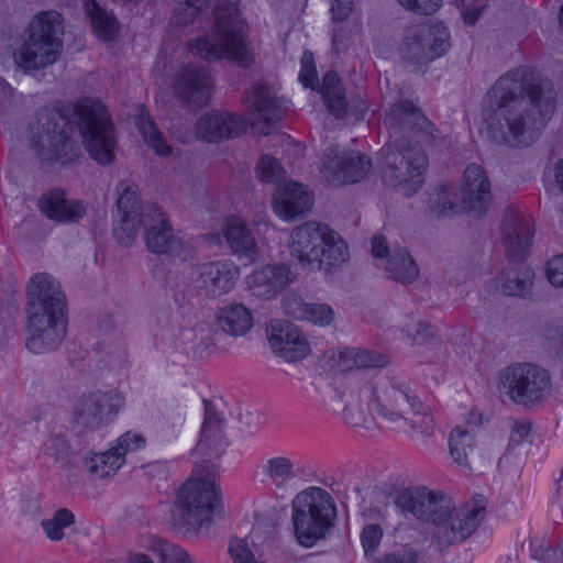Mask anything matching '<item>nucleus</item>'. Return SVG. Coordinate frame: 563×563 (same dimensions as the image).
<instances>
[{
  "instance_id": "16",
  "label": "nucleus",
  "mask_w": 563,
  "mask_h": 563,
  "mask_svg": "<svg viewBox=\"0 0 563 563\" xmlns=\"http://www.w3.org/2000/svg\"><path fill=\"white\" fill-rule=\"evenodd\" d=\"M449 38L448 29L442 23L412 27L404 44L406 56L417 63L430 62L448 51Z\"/></svg>"
},
{
  "instance_id": "42",
  "label": "nucleus",
  "mask_w": 563,
  "mask_h": 563,
  "mask_svg": "<svg viewBox=\"0 0 563 563\" xmlns=\"http://www.w3.org/2000/svg\"><path fill=\"white\" fill-rule=\"evenodd\" d=\"M139 130L146 142L157 155L167 156L172 153V147L167 145L162 133L155 126L153 120L147 115H141L137 121Z\"/></svg>"
},
{
  "instance_id": "29",
  "label": "nucleus",
  "mask_w": 563,
  "mask_h": 563,
  "mask_svg": "<svg viewBox=\"0 0 563 563\" xmlns=\"http://www.w3.org/2000/svg\"><path fill=\"white\" fill-rule=\"evenodd\" d=\"M311 195L302 185L288 181L278 187L274 196V210L278 217L286 221L305 214L312 207Z\"/></svg>"
},
{
  "instance_id": "7",
  "label": "nucleus",
  "mask_w": 563,
  "mask_h": 563,
  "mask_svg": "<svg viewBox=\"0 0 563 563\" xmlns=\"http://www.w3.org/2000/svg\"><path fill=\"white\" fill-rule=\"evenodd\" d=\"M214 14L213 32L189 42V52L206 60L230 58L241 65H247L251 57L238 8L232 3L219 4L214 8Z\"/></svg>"
},
{
  "instance_id": "59",
  "label": "nucleus",
  "mask_w": 563,
  "mask_h": 563,
  "mask_svg": "<svg viewBox=\"0 0 563 563\" xmlns=\"http://www.w3.org/2000/svg\"><path fill=\"white\" fill-rule=\"evenodd\" d=\"M483 9L484 7L479 4L463 3L461 8V15L466 24L472 25L479 19L483 13Z\"/></svg>"
},
{
  "instance_id": "5",
  "label": "nucleus",
  "mask_w": 563,
  "mask_h": 563,
  "mask_svg": "<svg viewBox=\"0 0 563 563\" xmlns=\"http://www.w3.org/2000/svg\"><path fill=\"white\" fill-rule=\"evenodd\" d=\"M214 468L209 461L195 462L191 476L178 489V527L184 534L209 528L222 511L220 490L211 478Z\"/></svg>"
},
{
  "instance_id": "27",
  "label": "nucleus",
  "mask_w": 563,
  "mask_h": 563,
  "mask_svg": "<svg viewBox=\"0 0 563 563\" xmlns=\"http://www.w3.org/2000/svg\"><path fill=\"white\" fill-rule=\"evenodd\" d=\"M203 404L206 410L205 420L200 438L191 453L207 457L201 460L200 463L203 461L212 463V459L219 457L222 454L225 448V440L222 430V418L214 410L210 401L203 400Z\"/></svg>"
},
{
  "instance_id": "50",
  "label": "nucleus",
  "mask_w": 563,
  "mask_h": 563,
  "mask_svg": "<svg viewBox=\"0 0 563 563\" xmlns=\"http://www.w3.org/2000/svg\"><path fill=\"white\" fill-rule=\"evenodd\" d=\"M299 80L305 87L314 89L317 81V70L314 65L313 54L306 51L301 57V70L299 74Z\"/></svg>"
},
{
  "instance_id": "9",
  "label": "nucleus",
  "mask_w": 563,
  "mask_h": 563,
  "mask_svg": "<svg viewBox=\"0 0 563 563\" xmlns=\"http://www.w3.org/2000/svg\"><path fill=\"white\" fill-rule=\"evenodd\" d=\"M336 506L329 492L311 486L291 501V520L298 542L307 548L323 539L334 526Z\"/></svg>"
},
{
  "instance_id": "56",
  "label": "nucleus",
  "mask_w": 563,
  "mask_h": 563,
  "mask_svg": "<svg viewBox=\"0 0 563 563\" xmlns=\"http://www.w3.org/2000/svg\"><path fill=\"white\" fill-rule=\"evenodd\" d=\"M547 277L554 287H563V255L554 256L548 262Z\"/></svg>"
},
{
  "instance_id": "45",
  "label": "nucleus",
  "mask_w": 563,
  "mask_h": 563,
  "mask_svg": "<svg viewBox=\"0 0 563 563\" xmlns=\"http://www.w3.org/2000/svg\"><path fill=\"white\" fill-rule=\"evenodd\" d=\"M357 368L383 367L388 363V357L379 352L351 347Z\"/></svg>"
},
{
  "instance_id": "62",
  "label": "nucleus",
  "mask_w": 563,
  "mask_h": 563,
  "mask_svg": "<svg viewBox=\"0 0 563 563\" xmlns=\"http://www.w3.org/2000/svg\"><path fill=\"white\" fill-rule=\"evenodd\" d=\"M67 450V443L63 437H55L49 440L46 444V451L48 454L59 456Z\"/></svg>"
},
{
  "instance_id": "35",
  "label": "nucleus",
  "mask_w": 563,
  "mask_h": 563,
  "mask_svg": "<svg viewBox=\"0 0 563 563\" xmlns=\"http://www.w3.org/2000/svg\"><path fill=\"white\" fill-rule=\"evenodd\" d=\"M225 240L231 251L240 257L255 261L260 251L244 221L239 218L229 219L224 229Z\"/></svg>"
},
{
  "instance_id": "61",
  "label": "nucleus",
  "mask_w": 563,
  "mask_h": 563,
  "mask_svg": "<svg viewBox=\"0 0 563 563\" xmlns=\"http://www.w3.org/2000/svg\"><path fill=\"white\" fill-rule=\"evenodd\" d=\"M351 354V347H346L345 350L339 353L336 360V367L340 372H349L357 368L356 363L354 361V356Z\"/></svg>"
},
{
  "instance_id": "14",
  "label": "nucleus",
  "mask_w": 563,
  "mask_h": 563,
  "mask_svg": "<svg viewBox=\"0 0 563 563\" xmlns=\"http://www.w3.org/2000/svg\"><path fill=\"white\" fill-rule=\"evenodd\" d=\"M389 130V136L395 140H406L416 136L417 142L432 144L440 139V132L411 101L399 100L395 102L384 119Z\"/></svg>"
},
{
  "instance_id": "10",
  "label": "nucleus",
  "mask_w": 563,
  "mask_h": 563,
  "mask_svg": "<svg viewBox=\"0 0 563 563\" xmlns=\"http://www.w3.org/2000/svg\"><path fill=\"white\" fill-rule=\"evenodd\" d=\"M498 393L504 402L526 409L544 404L552 395L550 373L532 363H516L499 373Z\"/></svg>"
},
{
  "instance_id": "8",
  "label": "nucleus",
  "mask_w": 563,
  "mask_h": 563,
  "mask_svg": "<svg viewBox=\"0 0 563 563\" xmlns=\"http://www.w3.org/2000/svg\"><path fill=\"white\" fill-rule=\"evenodd\" d=\"M62 15L42 11L29 23L23 43L14 56L15 64L25 71L38 70L54 64L63 51Z\"/></svg>"
},
{
  "instance_id": "63",
  "label": "nucleus",
  "mask_w": 563,
  "mask_h": 563,
  "mask_svg": "<svg viewBox=\"0 0 563 563\" xmlns=\"http://www.w3.org/2000/svg\"><path fill=\"white\" fill-rule=\"evenodd\" d=\"M384 563H415L411 554H389L385 558Z\"/></svg>"
},
{
  "instance_id": "23",
  "label": "nucleus",
  "mask_w": 563,
  "mask_h": 563,
  "mask_svg": "<svg viewBox=\"0 0 563 563\" xmlns=\"http://www.w3.org/2000/svg\"><path fill=\"white\" fill-rule=\"evenodd\" d=\"M374 257H386L385 269L389 278L401 284H410L419 276V267L406 249L395 247L391 251L384 235L372 238Z\"/></svg>"
},
{
  "instance_id": "51",
  "label": "nucleus",
  "mask_w": 563,
  "mask_h": 563,
  "mask_svg": "<svg viewBox=\"0 0 563 563\" xmlns=\"http://www.w3.org/2000/svg\"><path fill=\"white\" fill-rule=\"evenodd\" d=\"M146 443L145 438L141 433L128 431L123 433L118 440L114 449H119L123 453V457L128 452H133L142 449Z\"/></svg>"
},
{
  "instance_id": "36",
  "label": "nucleus",
  "mask_w": 563,
  "mask_h": 563,
  "mask_svg": "<svg viewBox=\"0 0 563 563\" xmlns=\"http://www.w3.org/2000/svg\"><path fill=\"white\" fill-rule=\"evenodd\" d=\"M533 272L526 265L506 268L497 278V288L507 296H525L529 292Z\"/></svg>"
},
{
  "instance_id": "48",
  "label": "nucleus",
  "mask_w": 563,
  "mask_h": 563,
  "mask_svg": "<svg viewBox=\"0 0 563 563\" xmlns=\"http://www.w3.org/2000/svg\"><path fill=\"white\" fill-rule=\"evenodd\" d=\"M282 306L285 313L292 318L302 320V318L307 316L308 303L295 291H289L284 296Z\"/></svg>"
},
{
  "instance_id": "34",
  "label": "nucleus",
  "mask_w": 563,
  "mask_h": 563,
  "mask_svg": "<svg viewBox=\"0 0 563 563\" xmlns=\"http://www.w3.org/2000/svg\"><path fill=\"white\" fill-rule=\"evenodd\" d=\"M400 390L410 398H408V409L405 417L398 421V424L408 422L422 440L429 439L434 431V420L430 409L420 401L418 395L406 384L400 383Z\"/></svg>"
},
{
  "instance_id": "60",
  "label": "nucleus",
  "mask_w": 563,
  "mask_h": 563,
  "mask_svg": "<svg viewBox=\"0 0 563 563\" xmlns=\"http://www.w3.org/2000/svg\"><path fill=\"white\" fill-rule=\"evenodd\" d=\"M531 423L529 421H516L512 424L510 441L512 443H520L530 433Z\"/></svg>"
},
{
  "instance_id": "28",
  "label": "nucleus",
  "mask_w": 563,
  "mask_h": 563,
  "mask_svg": "<svg viewBox=\"0 0 563 563\" xmlns=\"http://www.w3.org/2000/svg\"><path fill=\"white\" fill-rule=\"evenodd\" d=\"M119 198L117 201L118 212L120 214L121 227L117 230L120 240V232L126 233L129 244L134 240L136 232L141 228L142 214L146 211V207L141 210L137 198V187L128 181H121L118 187Z\"/></svg>"
},
{
  "instance_id": "18",
  "label": "nucleus",
  "mask_w": 563,
  "mask_h": 563,
  "mask_svg": "<svg viewBox=\"0 0 563 563\" xmlns=\"http://www.w3.org/2000/svg\"><path fill=\"white\" fill-rule=\"evenodd\" d=\"M371 167V161L358 152H344L338 147H330L325 152L323 173L329 181L336 185L362 180Z\"/></svg>"
},
{
  "instance_id": "49",
  "label": "nucleus",
  "mask_w": 563,
  "mask_h": 563,
  "mask_svg": "<svg viewBox=\"0 0 563 563\" xmlns=\"http://www.w3.org/2000/svg\"><path fill=\"white\" fill-rule=\"evenodd\" d=\"M229 552L234 563H266L254 558L253 552L243 539L231 540Z\"/></svg>"
},
{
  "instance_id": "25",
  "label": "nucleus",
  "mask_w": 563,
  "mask_h": 563,
  "mask_svg": "<svg viewBox=\"0 0 563 563\" xmlns=\"http://www.w3.org/2000/svg\"><path fill=\"white\" fill-rule=\"evenodd\" d=\"M212 93V81L205 69L186 68L178 80V97L184 107L196 111L206 107Z\"/></svg>"
},
{
  "instance_id": "26",
  "label": "nucleus",
  "mask_w": 563,
  "mask_h": 563,
  "mask_svg": "<svg viewBox=\"0 0 563 563\" xmlns=\"http://www.w3.org/2000/svg\"><path fill=\"white\" fill-rule=\"evenodd\" d=\"M141 227L145 229L148 250L155 254L168 253L175 243L174 230L165 213L155 206H147L142 214Z\"/></svg>"
},
{
  "instance_id": "43",
  "label": "nucleus",
  "mask_w": 563,
  "mask_h": 563,
  "mask_svg": "<svg viewBox=\"0 0 563 563\" xmlns=\"http://www.w3.org/2000/svg\"><path fill=\"white\" fill-rule=\"evenodd\" d=\"M75 522V516L68 509L62 508L54 512L52 518L43 520L42 527L48 539L59 541L64 538V530Z\"/></svg>"
},
{
  "instance_id": "41",
  "label": "nucleus",
  "mask_w": 563,
  "mask_h": 563,
  "mask_svg": "<svg viewBox=\"0 0 563 563\" xmlns=\"http://www.w3.org/2000/svg\"><path fill=\"white\" fill-rule=\"evenodd\" d=\"M450 453L455 463L467 465L468 453L474 446V437L470 430L456 427L450 435Z\"/></svg>"
},
{
  "instance_id": "53",
  "label": "nucleus",
  "mask_w": 563,
  "mask_h": 563,
  "mask_svg": "<svg viewBox=\"0 0 563 563\" xmlns=\"http://www.w3.org/2000/svg\"><path fill=\"white\" fill-rule=\"evenodd\" d=\"M382 537L383 530L378 525H368L363 529L361 539L366 554L374 551L378 547Z\"/></svg>"
},
{
  "instance_id": "40",
  "label": "nucleus",
  "mask_w": 563,
  "mask_h": 563,
  "mask_svg": "<svg viewBox=\"0 0 563 563\" xmlns=\"http://www.w3.org/2000/svg\"><path fill=\"white\" fill-rule=\"evenodd\" d=\"M86 7L96 35L102 40L112 38L118 30L114 16L102 10L92 0H90Z\"/></svg>"
},
{
  "instance_id": "37",
  "label": "nucleus",
  "mask_w": 563,
  "mask_h": 563,
  "mask_svg": "<svg viewBox=\"0 0 563 563\" xmlns=\"http://www.w3.org/2000/svg\"><path fill=\"white\" fill-rule=\"evenodd\" d=\"M123 453L119 449L111 448L107 452L95 454L85 459L87 472L97 478H104L118 472L124 464Z\"/></svg>"
},
{
  "instance_id": "57",
  "label": "nucleus",
  "mask_w": 563,
  "mask_h": 563,
  "mask_svg": "<svg viewBox=\"0 0 563 563\" xmlns=\"http://www.w3.org/2000/svg\"><path fill=\"white\" fill-rule=\"evenodd\" d=\"M353 10V1L352 0H333L331 5V11L333 14V19L336 21H343L349 18L350 13Z\"/></svg>"
},
{
  "instance_id": "39",
  "label": "nucleus",
  "mask_w": 563,
  "mask_h": 563,
  "mask_svg": "<svg viewBox=\"0 0 563 563\" xmlns=\"http://www.w3.org/2000/svg\"><path fill=\"white\" fill-rule=\"evenodd\" d=\"M455 194L450 192V188L444 185L434 187L429 194L427 199V207L431 214L452 216L463 210L462 203L455 201Z\"/></svg>"
},
{
  "instance_id": "12",
  "label": "nucleus",
  "mask_w": 563,
  "mask_h": 563,
  "mask_svg": "<svg viewBox=\"0 0 563 563\" xmlns=\"http://www.w3.org/2000/svg\"><path fill=\"white\" fill-rule=\"evenodd\" d=\"M84 145L100 164L114 159L115 137L106 107L98 100L81 99L75 107Z\"/></svg>"
},
{
  "instance_id": "6",
  "label": "nucleus",
  "mask_w": 563,
  "mask_h": 563,
  "mask_svg": "<svg viewBox=\"0 0 563 563\" xmlns=\"http://www.w3.org/2000/svg\"><path fill=\"white\" fill-rule=\"evenodd\" d=\"M408 398L400 390V383L395 380L367 385L344 407L343 419L353 427L371 428L378 423L398 426L408 409Z\"/></svg>"
},
{
  "instance_id": "1",
  "label": "nucleus",
  "mask_w": 563,
  "mask_h": 563,
  "mask_svg": "<svg viewBox=\"0 0 563 563\" xmlns=\"http://www.w3.org/2000/svg\"><path fill=\"white\" fill-rule=\"evenodd\" d=\"M555 108L552 85L536 70L519 67L501 76L487 92L483 117L490 140L518 146L526 135L545 125Z\"/></svg>"
},
{
  "instance_id": "17",
  "label": "nucleus",
  "mask_w": 563,
  "mask_h": 563,
  "mask_svg": "<svg viewBox=\"0 0 563 563\" xmlns=\"http://www.w3.org/2000/svg\"><path fill=\"white\" fill-rule=\"evenodd\" d=\"M297 279L296 272L286 263H269L257 266L245 277L252 296L272 300Z\"/></svg>"
},
{
  "instance_id": "46",
  "label": "nucleus",
  "mask_w": 563,
  "mask_h": 563,
  "mask_svg": "<svg viewBox=\"0 0 563 563\" xmlns=\"http://www.w3.org/2000/svg\"><path fill=\"white\" fill-rule=\"evenodd\" d=\"M333 319L334 311L325 303H308L307 316L302 318L318 325H329Z\"/></svg>"
},
{
  "instance_id": "44",
  "label": "nucleus",
  "mask_w": 563,
  "mask_h": 563,
  "mask_svg": "<svg viewBox=\"0 0 563 563\" xmlns=\"http://www.w3.org/2000/svg\"><path fill=\"white\" fill-rule=\"evenodd\" d=\"M256 170L260 179L266 183L277 181L284 174L278 159L267 154L261 156Z\"/></svg>"
},
{
  "instance_id": "13",
  "label": "nucleus",
  "mask_w": 563,
  "mask_h": 563,
  "mask_svg": "<svg viewBox=\"0 0 563 563\" xmlns=\"http://www.w3.org/2000/svg\"><path fill=\"white\" fill-rule=\"evenodd\" d=\"M65 119L56 111L44 109L31 123V142L38 156L48 162L68 164L79 155V147L65 130Z\"/></svg>"
},
{
  "instance_id": "30",
  "label": "nucleus",
  "mask_w": 563,
  "mask_h": 563,
  "mask_svg": "<svg viewBox=\"0 0 563 563\" xmlns=\"http://www.w3.org/2000/svg\"><path fill=\"white\" fill-rule=\"evenodd\" d=\"M490 197V183L482 166L471 164L466 167L461 190L462 209H481Z\"/></svg>"
},
{
  "instance_id": "22",
  "label": "nucleus",
  "mask_w": 563,
  "mask_h": 563,
  "mask_svg": "<svg viewBox=\"0 0 563 563\" xmlns=\"http://www.w3.org/2000/svg\"><path fill=\"white\" fill-rule=\"evenodd\" d=\"M122 406L123 397L118 391L98 390L78 400L75 419L82 427L96 428L109 416L115 415Z\"/></svg>"
},
{
  "instance_id": "24",
  "label": "nucleus",
  "mask_w": 563,
  "mask_h": 563,
  "mask_svg": "<svg viewBox=\"0 0 563 563\" xmlns=\"http://www.w3.org/2000/svg\"><path fill=\"white\" fill-rule=\"evenodd\" d=\"M245 126L244 120L229 111L211 110L197 120L195 132L198 139L211 143L239 136Z\"/></svg>"
},
{
  "instance_id": "2",
  "label": "nucleus",
  "mask_w": 563,
  "mask_h": 563,
  "mask_svg": "<svg viewBox=\"0 0 563 563\" xmlns=\"http://www.w3.org/2000/svg\"><path fill=\"white\" fill-rule=\"evenodd\" d=\"M394 504L405 516L432 525L438 543L449 547L466 540L477 529L486 514L487 498L475 495L456 510L445 492L419 486L396 492Z\"/></svg>"
},
{
  "instance_id": "20",
  "label": "nucleus",
  "mask_w": 563,
  "mask_h": 563,
  "mask_svg": "<svg viewBox=\"0 0 563 563\" xmlns=\"http://www.w3.org/2000/svg\"><path fill=\"white\" fill-rule=\"evenodd\" d=\"M501 231L507 256L521 263L529 254L534 234L532 218L517 210H507Z\"/></svg>"
},
{
  "instance_id": "54",
  "label": "nucleus",
  "mask_w": 563,
  "mask_h": 563,
  "mask_svg": "<svg viewBox=\"0 0 563 563\" xmlns=\"http://www.w3.org/2000/svg\"><path fill=\"white\" fill-rule=\"evenodd\" d=\"M406 333L413 342L418 344L423 343L433 336L432 327L423 321L407 324Z\"/></svg>"
},
{
  "instance_id": "19",
  "label": "nucleus",
  "mask_w": 563,
  "mask_h": 563,
  "mask_svg": "<svg viewBox=\"0 0 563 563\" xmlns=\"http://www.w3.org/2000/svg\"><path fill=\"white\" fill-rule=\"evenodd\" d=\"M266 334L272 351L286 362H299L311 352L307 338L291 322L272 320Z\"/></svg>"
},
{
  "instance_id": "31",
  "label": "nucleus",
  "mask_w": 563,
  "mask_h": 563,
  "mask_svg": "<svg viewBox=\"0 0 563 563\" xmlns=\"http://www.w3.org/2000/svg\"><path fill=\"white\" fill-rule=\"evenodd\" d=\"M40 207L47 218L64 223L78 221L86 214V206L79 200L67 199L60 189L45 194Z\"/></svg>"
},
{
  "instance_id": "4",
  "label": "nucleus",
  "mask_w": 563,
  "mask_h": 563,
  "mask_svg": "<svg viewBox=\"0 0 563 563\" xmlns=\"http://www.w3.org/2000/svg\"><path fill=\"white\" fill-rule=\"evenodd\" d=\"M290 255L310 271L332 274L350 258L349 246L328 224L308 221L295 228L290 235Z\"/></svg>"
},
{
  "instance_id": "55",
  "label": "nucleus",
  "mask_w": 563,
  "mask_h": 563,
  "mask_svg": "<svg viewBox=\"0 0 563 563\" xmlns=\"http://www.w3.org/2000/svg\"><path fill=\"white\" fill-rule=\"evenodd\" d=\"M324 101L328 110L338 119L343 118L346 114L347 101L343 93V90L332 93L331 96H324Z\"/></svg>"
},
{
  "instance_id": "52",
  "label": "nucleus",
  "mask_w": 563,
  "mask_h": 563,
  "mask_svg": "<svg viewBox=\"0 0 563 563\" xmlns=\"http://www.w3.org/2000/svg\"><path fill=\"white\" fill-rule=\"evenodd\" d=\"M404 8L421 15L435 13L442 4V0H397Z\"/></svg>"
},
{
  "instance_id": "64",
  "label": "nucleus",
  "mask_w": 563,
  "mask_h": 563,
  "mask_svg": "<svg viewBox=\"0 0 563 563\" xmlns=\"http://www.w3.org/2000/svg\"><path fill=\"white\" fill-rule=\"evenodd\" d=\"M554 172L555 181L560 190L563 192V158L556 163Z\"/></svg>"
},
{
  "instance_id": "33",
  "label": "nucleus",
  "mask_w": 563,
  "mask_h": 563,
  "mask_svg": "<svg viewBox=\"0 0 563 563\" xmlns=\"http://www.w3.org/2000/svg\"><path fill=\"white\" fill-rule=\"evenodd\" d=\"M179 339L184 352L197 358H205L216 353L217 344L212 335L201 322L191 324L189 321L181 323Z\"/></svg>"
},
{
  "instance_id": "38",
  "label": "nucleus",
  "mask_w": 563,
  "mask_h": 563,
  "mask_svg": "<svg viewBox=\"0 0 563 563\" xmlns=\"http://www.w3.org/2000/svg\"><path fill=\"white\" fill-rule=\"evenodd\" d=\"M264 475L276 487L280 488L296 478L295 462L286 455H273L264 464Z\"/></svg>"
},
{
  "instance_id": "11",
  "label": "nucleus",
  "mask_w": 563,
  "mask_h": 563,
  "mask_svg": "<svg viewBox=\"0 0 563 563\" xmlns=\"http://www.w3.org/2000/svg\"><path fill=\"white\" fill-rule=\"evenodd\" d=\"M428 158L420 147L407 140H395L382 154V179L387 186L410 197L423 184Z\"/></svg>"
},
{
  "instance_id": "15",
  "label": "nucleus",
  "mask_w": 563,
  "mask_h": 563,
  "mask_svg": "<svg viewBox=\"0 0 563 563\" xmlns=\"http://www.w3.org/2000/svg\"><path fill=\"white\" fill-rule=\"evenodd\" d=\"M240 276V268L228 260L211 261L189 267L186 278L198 292L217 298L230 292Z\"/></svg>"
},
{
  "instance_id": "21",
  "label": "nucleus",
  "mask_w": 563,
  "mask_h": 563,
  "mask_svg": "<svg viewBox=\"0 0 563 563\" xmlns=\"http://www.w3.org/2000/svg\"><path fill=\"white\" fill-rule=\"evenodd\" d=\"M251 107L256 113L252 125L260 133L267 135L272 128L282 120L285 109L273 86L266 82H256L249 92Z\"/></svg>"
},
{
  "instance_id": "47",
  "label": "nucleus",
  "mask_w": 563,
  "mask_h": 563,
  "mask_svg": "<svg viewBox=\"0 0 563 563\" xmlns=\"http://www.w3.org/2000/svg\"><path fill=\"white\" fill-rule=\"evenodd\" d=\"M207 5V0H178V24L192 22Z\"/></svg>"
},
{
  "instance_id": "32",
  "label": "nucleus",
  "mask_w": 563,
  "mask_h": 563,
  "mask_svg": "<svg viewBox=\"0 0 563 563\" xmlns=\"http://www.w3.org/2000/svg\"><path fill=\"white\" fill-rule=\"evenodd\" d=\"M214 323L223 333L238 338L245 335L253 328L254 320L247 307L232 302L218 310Z\"/></svg>"
},
{
  "instance_id": "58",
  "label": "nucleus",
  "mask_w": 563,
  "mask_h": 563,
  "mask_svg": "<svg viewBox=\"0 0 563 563\" xmlns=\"http://www.w3.org/2000/svg\"><path fill=\"white\" fill-rule=\"evenodd\" d=\"M343 90L341 87V80L336 73L329 71L323 77L322 93L324 96H331L338 91Z\"/></svg>"
},
{
  "instance_id": "3",
  "label": "nucleus",
  "mask_w": 563,
  "mask_h": 563,
  "mask_svg": "<svg viewBox=\"0 0 563 563\" xmlns=\"http://www.w3.org/2000/svg\"><path fill=\"white\" fill-rule=\"evenodd\" d=\"M27 295L26 347L35 354L52 351L66 333L65 296L59 283L47 274H37L27 286Z\"/></svg>"
}]
</instances>
